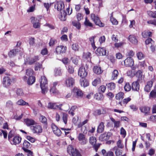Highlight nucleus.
<instances>
[{"instance_id":"nucleus-5","label":"nucleus","mask_w":156,"mask_h":156,"mask_svg":"<svg viewBox=\"0 0 156 156\" xmlns=\"http://www.w3.org/2000/svg\"><path fill=\"white\" fill-rule=\"evenodd\" d=\"M12 82V78L9 76H5L2 80L3 86L5 87L8 88L11 85Z\"/></svg>"},{"instance_id":"nucleus-64","label":"nucleus","mask_w":156,"mask_h":156,"mask_svg":"<svg viewBox=\"0 0 156 156\" xmlns=\"http://www.w3.org/2000/svg\"><path fill=\"white\" fill-rule=\"evenodd\" d=\"M147 23L149 24H153L154 26H156V20H150L147 22Z\"/></svg>"},{"instance_id":"nucleus-50","label":"nucleus","mask_w":156,"mask_h":156,"mask_svg":"<svg viewBox=\"0 0 156 156\" xmlns=\"http://www.w3.org/2000/svg\"><path fill=\"white\" fill-rule=\"evenodd\" d=\"M137 56L139 60H141L144 58V56L142 52H139L137 54Z\"/></svg>"},{"instance_id":"nucleus-53","label":"nucleus","mask_w":156,"mask_h":156,"mask_svg":"<svg viewBox=\"0 0 156 156\" xmlns=\"http://www.w3.org/2000/svg\"><path fill=\"white\" fill-rule=\"evenodd\" d=\"M84 24L86 26L90 27H93V24L90 23L88 20H87V18H86L85 21L84 22Z\"/></svg>"},{"instance_id":"nucleus-23","label":"nucleus","mask_w":156,"mask_h":156,"mask_svg":"<svg viewBox=\"0 0 156 156\" xmlns=\"http://www.w3.org/2000/svg\"><path fill=\"white\" fill-rule=\"evenodd\" d=\"M129 41L134 44H136L137 43V40L133 35H130L129 36Z\"/></svg>"},{"instance_id":"nucleus-33","label":"nucleus","mask_w":156,"mask_h":156,"mask_svg":"<svg viewBox=\"0 0 156 156\" xmlns=\"http://www.w3.org/2000/svg\"><path fill=\"white\" fill-rule=\"evenodd\" d=\"M103 98V95L101 93H96L94 95V98L98 100H101Z\"/></svg>"},{"instance_id":"nucleus-47","label":"nucleus","mask_w":156,"mask_h":156,"mask_svg":"<svg viewBox=\"0 0 156 156\" xmlns=\"http://www.w3.org/2000/svg\"><path fill=\"white\" fill-rule=\"evenodd\" d=\"M124 87L125 90L126 91H129L131 88L130 86L128 83H126Z\"/></svg>"},{"instance_id":"nucleus-54","label":"nucleus","mask_w":156,"mask_h":156,"mask_svg":"<svg viewBox=\"0 0 156 156\" xmlns=\"http://www.w3.org/2000/svg\"><path fill=\"white\" fill-rule=\"evenodd\" d=\"M76 108V107L74 106H72L69 112V113L71 114L72 116H73L74 114L73 112L74 110Z\"/></svg>"},{"instance_id":"nucleus-63","label":"nucleus","mask_w":156,"mask_h":156,"mask_svg":"<svg viewBox=\"0 0 156 156\" xmlns=\"http://www.w3.org/2000/svg\"><path fill=\"white\" fill-rule=\"evenodd\" d=\"M56 41L55 39L53 38H51L50 41L49 43V44L50 46H53L55 44V42Z\"/></svg>"},{"instance_id":"nucleus-8","label":"nucleus","mask_w":156,"mask_h":156,"mask_svg":"<svg viewBox=\"0 0 156 156\" xmlns=\"http://www.w3.org/2000/svg\"><path fill=\"white\" fill-rule=\"evenodd\" d=\"M87 74V71L84 67L81 66L80 67L78 71V75L80 77L83 78L86 76Z\"/></svg>"},{"instance_id":"nucleus-24","label":"nucleus","mask_w":156,"mask_h":156,"mask_svg":"<svg viewBox=\"0 0 156 156\" xmlns=\"http://www.w3.org/2000/svg\"><path fill=\"white\" fill-rule=\"evenodd\" d=\"M104 123L101 122L99 125L97 129V132L98 133H101L103 131L104 127Z\"/></svg>"},{"instance_id":"nucleus-52","label":"nucleus","mask_w":156,"mask_h":156,"mask_svg":"<svg viewBox=\"0 0 156 156\" xmlns=\"http://www.w3.org/2000/svg\"><path fill=\"white\" fill-rule=\"evenodd\" d=\"M67 70L68 72L70 74H73L74 71V68L70 65L68 66Z\"/></svg>"},{"instance_id":"nucleus-57","label":"nucleus","mask_w":156,"mask_h":156,"mask_svg":"<svg viewBox=\"0 0 156 156\" xmlns=\"http://www.w3.org/2000/svg\"><path fill=\"white\" fill-rule=\"evenodd\" d=\"M51 127L54 133L56 132V131L58 129V128L57 126L53 123L51 124Z\"/></svg>"},{"instance_id":"nucleus-62","label":"nucleus","mask_w":156,"mask_h":156,"mask_svg":"<svg viewBox=\"0 0 156 156\" xmlns=\"http://www.w3.org/2000/svg\"><path fill=\"white\" fill-rule=\"evenodd\" d=\"M124 44V43L122 42L118 43H115L114 44V45L115 47L118 48L119 47H121Z\"/></svg>"},{"instance_id":"nucleus-42","label":"nucleus","mask_w":156,"mask_h":156,"mask_svg":"<svg viewBox=\"0 0 156 156\" xmlns=\"http://www.w3.org/2000/svg\"><path fill=\"white\" fill-rule=\"evenodd\" d=\"M68 115L65 113H62V120L64 123L66 124L67 123Z\"/></svg>"},{"instance_id":"nucleus-41","label":"nucleus","mask_w":156,"mask_h":156,"mask_svg":"<svg viewBox=\"0 0 156 156\" xmlns=\"http://www.w3.org/2000/svg\"><path fill=\"white\" fill-rule=\"evenodd\" d=\"M6 107L8 108L12 109L13 107V104L11 101H7L6 103Z\"/></svg>"},{"instance_id":"nucleus-14","label":"nucleus","mask_w":156,"mask_h":156,"mask_svg":"<svg viewBox=\"0 0 156 156\" xmlns=\"http://www.w3.org/2000/svg\"><path fill=\"white\" fill-rule=\"evenodd\" d=\"M66 48L63 46L60 45L57 46L56 49V52L57 54H60L65 52Z\"/></svg>"},{"instance_id":"nucleus-9","label":"nucleus","mask_w":156,"mask_h":156,"mask_svg":"<svg viewBox=\"0 0 156 156\" xmlns=\"http://www.w3.org/2000/svg\"><path fill=\"white\" fill-rule=\"evenodd\" d=\"M74 83L75 80L72 77H68L66 80L65 84L67 87H72Z\"/></svg>"},{"instance_id":"nucleus-6","label":"nucleus","mask_w":156,"mask_h":156,"mask_svg":"<svg viewBox=\"0 0 156 156\" xmlns=\"http://www.w3.org/2000/svg\"><path fill=\"white\" fill-rule=\"evenodd\" d=\"M91 20L94 22L96 25L101 27H103L104 26V24L101 21L99 17L96 16L94 14H91Z\"/></svg>"},{"instance_id":"nucleus-40","label":"nucleus","mask_w":156,"mask_h":156,"mask_svg":"<svg viewBox=\"0 0 156 156\" xmlns=\"http://www.w3.org/2000/svg\"><path fill=\"white\" fill-rule=\"evenodd\" d=\"M96 139L95 137L92 136L90 137L89 142L92 145H94L96 144Z\"/></svg>"},{"instance_id":"nucleus-60","label":"nucleus","mask_w":156,"mask_h":156,"mask_svg":"<svg viewBox=\"0 0 156 156\" xmlns=\"http://www.w3.org/2000/svg\"><path fill=\"white\" fill-rule=\"evenodd\" d=\"M88 120L87 119L85 120L83 122H80L78 125V127L79 128L83 126V125L87 123L88 122Z\"/></svg>"},{"instance_id":"nucleus-31","label":"nucleus","mask_w":156,"mask_h":156,"mask_svg":"<svg viewBox=\"0 0 156 156\" xmlns=\"http://www.w3.org/2000/svg\"><path fill=\"white\" fill-rule=\"evenodd\" d=\"M112 121L114 123V127L118 128L120 126V122L119 121H116L115 119L112 117L110 118Z\"/></svg>"},{"instance_id":"nucleus-3","label":"nucleus","mask_w":156,"mask_h":156,"mask_svg":"<svg viewBox=\"0 0 156 156\" xmlns=\"http://www.w3.org/2000/svg\"><path fill=\"white\" fill-rule=\"evenodd\" d=\"M67 151L68 153L72 154V156H81L79 151L76 149H74L72 145H69Z\"/></svg>"},{"instance_id":"nucleus-16","label":"nucleus","mask_w":156,"mask_h":156,"mask_svg":"<svg viewBox=\"0 0 156 156\" xmlns=\"http://www.w3.org/2000/svg\"><path fill=\"white\" fill-rule=\"evenodd\" d=\"M131 89L134 91H138L140 89V84L138 81L134 82L132 83Z\"/></svg>"},{"instance_id":"nucleus-15","label":"nucleus","mask_w":156,"mask_h":156,"mask_svg":"<svg viewBox=\"0 0 156 156\" xmlns=\"http://www.w3.org/2000/svg\"><path fill=\"white\" fill-rule=\"evenodd\" d=\"M124 63L126 66H130L134 64L133 59L131 57H128L124 61Z\"/></svg>"},{"instance_id":"nucleus-55","label":"nucleus","mask_w":156,"mask_h":156,"mask_svg":"<svg viewBox=\"0 0 156 156\" xmlns=\"http://www.w3.org/2000/svg\"><path fill=\"white\" fill-rule=\"evenodd\" d=\"M110 21L114 25H117L118 23V21L116 19L114 18L112 16L111 17Z\"/></svg>"},{"instance_id":"nucleus-38","label":"nucleus","mask_w":156,"mask_h":156,"mask_svg":"<svg viewBox=\"0 0 156 156\" xmlns=\"http://www.w3.org/2000/svg\"><path fill=\"white\" fill-rule=\"evenodd\" d=\"M148 15L153 18H156V11L154 12L149 11H147Z\"/></svg>"},{"instance_id":"nucleus-26","label":"nucleus","mask_w":156,"mask_h":156,"mask_svg":"<svg viewBox=\"0 0 156 156\" xmlns=\"http://www.w3.org/2000/svg\"><path fill=\"white\" fill-rule=\"evenodd\" d=\"M150 109V108L146 106L142 107L140 108L141 112L145 114L148 113Z\"/></svg>"},{"instance_id":"nucleus-58","label":"nucleus","mask_w":156,"mask_h":156,"mask_svg":"<svg viewBox=\"0 0 156 156\" xmlns=\"http://www.w3.org/2000/svg\"><path fill=\"white\" fill-rule=\"evenodd\" d=\"M29 43L31 46H34L35 43V39L34 37H31L30 39Z\"/></svg>"},{"instance_id":"nucleus-48","label":"nucleus","mask_w":156,"mask_h":156,"mask_svg":"<svg viewBox=\"0 0 156 156\" xmlns=\"http://www.w3.org/2000/svg\"><path fill=\"white\" fill-rule=\"evenodd\" d=\"M72 48L74 50L78 51L79 48V46L77 43H75L72 45Z\"/></svg>"},{"instance_id":"nucleus-37","label":"nucleus","mask_w":156,"mask_h":156,"mask_svg":"<svg viewBox=\"0 0 156 156\" xmlns=\"http://www.w3.org/2000/svg\"><path fill=\"white\" fill-rule=\"evenodd\" d=\"M106 86L110 90H112L114 89L115 87V83H111L107 84Z\"/></svg>"},{"instance_id":"nucleus-22","label":"nucleus","mask_w":156,"mask_h":156,"mask_svg":"<svg viewBox=\"0 0 156 156\" xmlns=\"http://www.w3.org/2000/svg\"><path fill=\"white\" fill-rule=\"evenodd\" d=\"M21 138L18 136H16L14 137L12 139V143H11L12 144L14 145H16L20 144L21 141Z\"/></svg>"},{"instance_id":"nucleus-27","label":"nucleus","mask_w":156,"mask_h":156,"mask_svg":"<svg viewBox=\"0 0 156 156\" xmlns=\"http://www.w3.org/2000/svg\"><path fill=\"white\" fill-rule=\"evenodd\" d=\"M38 57L37 56H34L33 58L30 59L27 62L29 65H31L38 60Z\"/></svg>"},{"instance_id":"nucleus-39","label":"nucleus","mask_w":156,"mask_h":156,"mask_svg":"<svg viewBox=\"0 0 156 156\" xmlns=\"http://www.w3.org/2000/svg\"><path fill=\"white\" fill-rule=\"evenodd\" d=\"M40 121L43 123L46 124L47 123V120L46 118L42 115H41L39 118Z\"/></svg>"},{"instance_id":"nucleus-43","label":"nucleus","mask_w":156,"mask_h":156,"mask_svg":"<svg viewBox=\"0 0 156 156\" xmlns=\"http://www.w3.org/2000/svg\"><path fill=\"white\" fill-rule=\"evenodd\" d=\"M72 24L76 28L78 29H80V24L78 22L76 21H74L72 22Z\"/></svg>"},{"instance_id":"nucleus-61","label":"nucleus","mask_w":156,"mask_h":156,"mask_svg":"<svg viewBox=\"0 0 156 156\" xmlns=\"http://www.w3.org/2000/svg\"><path fill=\"white\" fill-rule=\"evenodd\" d=\"M131 99L130 98H127L124 99L122 101V103L124 104H127L130 101Z\"/></svg>"},{"instance_id":"nucleus-49","label":"nucleus","mask_w":156,"mask_h":156,"mask_svg":"<svg viewBox=\"0 0 156 156\" xmlns=\"http://www.w3.org/2000/svg\"><path fill=\"white\" fill-rule=\"evenodd\" d=\"M73 62L75 65L77 64L79 59V57L78 56H74L72 58Z\"/></svg>"},{"instance_id":"nucleus-44","label":"nucleus","mask_w":156,"mask_h":156,"mask_svg":"<svg viewBox=\"0 0 156 156\" xmlns=\"http://www.w3.org/2000/svg\"><path fill=\"white\" fill-rule=\"evenodd\" d=\"M156 98V90H153L150 92L149 95V98Z\"/></svg>"},{"instance_id":"nucleus-45","label":"nucleus","mask_w":156,"mask_h":156,"mask_svg":"<svg viewBox=\"0 0 156 156\" xmlns=\"http://www.w3.org/2000/svg\"><path fill=\"white\" fill-rule=\"evenodd\" d=\"M100 79L99 78H97L92 82V84L94 86H96L97 84H100Z\"/></svg>"},{"instance_id":"nucleus-13","label":"nucleus","mask_w":156,"mask_h":156,"mask_svg":"<svg viewBox=\"0 0 156 156\" xmlns=\"http://www.w3.org/2000/svg\"><path fill=\"white\" fill-rule=\"evenodd\" d=\"M106 50L105 48L99 47L97 48L96 53L98 56L105 55H106Z\"/></svg>"},{"instance_id":"nucleus-21","label":"nucleus","mask_w":156,"mask_h":156,"mask_svg":"<svg viewBox=\"0 0 156 156\" xmlns=\"http://www.w3.org/2000/svg\"><path fill=\"white\" fill-rule=\"evenodd\" d=\"M24 122L28 126H30L34 125L35 122L32 119H26L24 120Z\"/></svg>"},{"instance_id":"nucleus-4","label":"nucleus","mask_w":156,"mask_h":156,"mask_svg":"<svg viewBox=\"0 0 156 156\" xmlns=\"http://www.w3.org/2000/svg\"><path fill=\"white\" fill-rule=\"evenodd\" d=\"M41 18V16H37L36 18L34 17H31L30 18L31 22L33 24L34 27L36 28H38L40 27L39 22Z\"/></svg>"},{"instance_id":"nucleus-29","label":"nucleus","mask_w":156,"mask_h":156,"mask_svg":"<svg viewBox=\"0 0 156 156\" xmlns=\"http://www.w3.org/2000/svg\"><path fill=\"white\" fill-rule=\"evenodd\" d=\"M61 14L59 16V18L60 19V20L64 21L66 20V16L67 14V12H66L64 10L63 11V12H61Z\"/></svg>"},{"instance_id":"nucleus-36","label":"nucleus","mask_w":156,"mask_h":156,"mask_svg":"<svg viewBox=\"0 0 156 156\" xmlns=\"http://www.w3.org/2000/svg\"><path fill=\"white\" fill-rule=\"evenodd\" d=\"M118 75V72L117 70H114L112 73V79L114 80L117 78Z\"/></svg>"},{"instance_id":"nucleus-19","label":"nucleus","mask_w":156,"mask_h":156,"mask_svg":"<svg viewBox=\"0 0 156 156\" xmlns=\"http://www.w3.org/2000/svg\"><path fill=\"white\" fill-rule=\"evenodd\" d=\"M153 85V82L150 81L147 82V85L144 87V90L147 92H149L151 89Z\"/></svg>"},{"instance_id":"nucleus-51","label":"nucleus","mask_w":156,"mask_h":156,"mask_svg":"<svg viewBox=\"0 0 156 156\" xmlns=\"http://www.w3.org/2000/svg\"><path fill=\"white\" fill-rule=\"evenodd\" d=\"M145 43L146 44H154V42L151 38H148L145 41Z\"/></svg>"},{"instance_id":"nucleus-12","label":"nucleus","mask_w":156,"mask_h":156,"mask_svg":"<svg viewBox=\"0 0 156 156\" xmlns=\"http://www.w3.org/2000/svg\"><path fill=\"white\" fill-rule=\"evenodd\" d=\"M55 7L58 11H61L64 8L63 2L61 1L57 2L55 5Z\"/></svg>"},{"instance_id":"nucleus-11","label":"nucleus","mask_w":156,"mask_h":156,"mask_svg":"<svg viewBox=\"0 0 156 156\" xmlns=\"http://www.w3.org/2000/svg\"><path fill=\"white\" fill-rule=\"evenodd\" d=\"M111 135V133L108 132L101 134L99 136V138L100 140L102 141L107 140L109 139V137Z\"/></svg>"},{"instance_id":"nucleus-1","label":"nucleus","mask_w":156,"mask_h":156,"mask_svg":"<svg viewBox=\"0 0 156 156\" xmlns=\"http://www.w3.org/2000/svg\"><path fill=\"white\" fill-rule=\"evenodd\" d=\"M34 73L33 70L31 69L27 70L26 74L29 76L27 81V83L28 85H32L35 82V78L32 76Z\"/></svg>"},{"instance_id":"nucleus-35","label":"nucleus","mask_w":156,"mask_h":156,"mask_svg":"<svg viewBox=\"0 0 156 156\" xmlns=\"http://www.w3.org/2000/svg\"><path fill=\"white\" fill-rule=\"evenodd\" d=\"M124 94L122 92H120L116 95L115 98L117 100L123 99L124 97Z\"/></svg>"},{"instance_id":"nucleus-10","label":"nucleus","mask_w":156,"mask_h":156,"mask_svg":"<svg viewBox=\"0 0 156 156\" xmlns=\"http://www.w3.org/2000/svg\"><path fill=\"white\" fill-rule=\"evenodd\" d=\"M30 129L33 132L37 134L41 133L42 132V129L41 126L35 125L30 127Z\"/></svg>"},{"instance_id":"nucleus-32","label":"nucleus","mask_w":156,"mask_h":156,"mask_svg":"<svg viewBox=\"0 0 156 156\" xmlns=\"http://www.w3.org/2000/svg\"><path fill=\"white\" fill-rule=\"evenodd\" d=\"M80 84L81 86L85 87L89 85V83L86 80L82 79L80 80Z\"/></svg>"},{"instance_id":"nucleus-18","label":"nucleus","mask_w":156,"mask_h":156,"mask_svg":"<svg viewBox=\"0 0 156 156\" xmlns=\"http://www.w3.org/2000/svg\"><path fill=\"white\" fill-rule=\"evenodd\" d=\"M20 48H17L11 50L9 53V56L12 57L15 56L20 51Z\"/></svg>"},{"instance_id":"nucleus-56","label":"nucleus","mask_w":156,"mask_h":156,"mask_svg":"<svg viewBox=\"0 0 156 156\" xmlns=\"http://www.w3.org/2000/svg\"><path fill=\"white\" fill-rule=\"evenodd\" d=\"M42 67V65L41 64L39 63H36L35 66V70H38L40 69Z\"/></svg>"},{"instance_id":"nucleus-7","label":"nucleus","mask_w":156,"mask_h":156,"mask_svg":"<svg viewBox=\"0 0 156 156\" xmlns=\"http://www.w3.org/2000/svg\"><path fill=\"white\" fill-rule=\"evenodd\" d=\"M78 139L80 143L82 145L85 144L88 142L87 139L85 137V136L82 133H80L79 134Z\"/></svg>"},{"instance_id":"nucleus-25","label":"nucleus","mask_w":156,"mask_h":156,"mask_svg":"<svg viewBox=\"0 0 156 156\" xmlns=\"http://www.w3.org/2000/svg\"><path fill=\"white\" fill-rule=\"evenodd\" d=\"M93 70L94 72L95 73L98 74H100L102 72L101 67L97 66H94Z\"/></svg>"},{"instance_id":"nucleus-28","label":"nucleus","mask_w":156,"mask_h":156,"mask_svg":"<svg viewBox=\"0 0 156 156\" xmlns=\"http://www.w3.org/2000/svg\"><path fill=\"white\" fill-rule=\"evenodd\" d=\"M30 146V144L27 140H24L23 144V146L22 148L24 151H27L28 149L27 148H29Z\"/></svg>"},{"instance_id":"nucleus-2","label":"nucleus","mask_w":156,"mask_h":156,"mask_svg":"<svg viewBox=\"0 0 156 156\" xmlns=\"http://www.w3.org/2000/svg\"><path fill=\"white\" fill-rule=\"evenodd\" d=\"M40 87L43 94H44L47 92L48 89L47 87L48 81L44 76H41L40 81Z\"/></svg>"},{"instance_id":"nucleus-34","label":"nucleus","mask_w":156,"mask_h":156,"mask_svg":"<svg viewBox=\"0 0 156 156\" xmlns=\"http://www.w3.org/2000/svg\"><path fill=\"white\" fill-rule=\"evenodd\" d=\"M16 93L17 96H22L23 95L24 93L22 89H17L16 90Z\"/></svg>"},{"instance_id":"nucleus-59","label":"nucleus","mask_w":156,"mask_h":156,"mask_svg":"<svg viewBox=\"0 0 156 156\" xmlns=\"http://www.w3.org/2000/svg\"><path fill=\"white\" fill-rule=\"evenodd\" d=\"M112 40L115 42H117L118 41V40L117 38V35L113 34L111 37Z\"/></svg>"},{"instance_id":"nucleus-46","label":"nucleus","mask_w":156,"mask_h":156,"mask_svg":"<svg viewBox=\"0 0 156 156\" xmlns=\"http://www.w3.org/2000/svg\"><path fill=\"white\" fill-rule=\"evenodd\" d=\"M50 92L51 93L55 94H58L59 93L58 90L56 89V87H51Z\"/></svg>"},{"instance_id":"nucleus-17","label":"nucleus","mask_w":156,"mask_h":156,"mask_svg":"<svg viewBox=\"0 0 156 156\" xmlns=\"http://www.w3.org/2000/svg\"><path fill=\"white\" fill-rule=\"evenodd\" d=\"M73 92L76 94V96L77 98H81L83 96L82 91L76 87H74L73 90Z\"/></svg>"},{"instance_id":"nucleus-30","label":"nucleus","mask_w":156,"mask_h":156,"mask_svg":"<svg viewBox=\"0 0 156 156\" xmlns=\"http://www.w3.org/2000/svg\"><path fill=\"white\" fill-rule=\"evenodd\" d=\"M16 104L19 105H28L29 106V104L25 101L22 99H20L19 100L16 102Z\"/></svg>"},{"instance_id":"nucleus-20","label":"nucleus","mask_w":156,"mask_h":156,"mask_svg":"<svg viewBox=\"0 0 156 156\" xmlns=\"http://www.w3.org/2000/svg\"><path fill=\"white\" fill-rule=\"evenodd\" d=\"M47 107L48 108L50 109H56L59 108L60 110H62L59 106L57 105L55 103H49Z\"/></svg>"}]
</instances>
